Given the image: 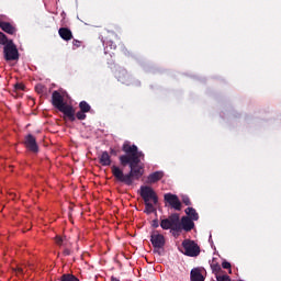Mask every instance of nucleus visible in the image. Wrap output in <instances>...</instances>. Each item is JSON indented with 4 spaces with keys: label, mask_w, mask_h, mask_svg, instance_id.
<instances>
[{
    "label": "nucleus",
    "mask_w": 281,
    "mask_h": 281,
    "mask_svg": "<svg viewBox=\"0 0 281 281\" xmlns=\"http://www.w3.org/2000/svg\"><path fill=\"white\" fill-rule=\"evenodd\" d=\"M122 151L125 155H121L119 157V161L123 168L128 166L130 172L124 175V170H122L117 166H112V175L120 181V183H124L125 186H133L134 181H139L142 177H144V165H142V159H144V153L139 151V148L135 144H131V140H125L122 145Z\"/></svg>",
    "instance_id": "f257e3e1"
},
{
    "label": "nucleus",
    "mask_w": 281,
    "mask_h": 281,
    "mask_svg": "<svg viewBox=\"0 0 281 281\" xmlns=\"http://www.w3.org/2000/svg\"><path fill=\"white\" fill-rule=\"evenodd\" d=\"M52 104L55 109H58L60 113H64L65 117H68L70 122H76V110H74V106L65 103V98L60 92L56 90L53 92Z\"/></svg>",
    "instance_id": "f03ea898"
},
{
    "label": "nucleus",
    "mask_w": 281,
    "mask_h": 281,
    "mask_svg": "<svg viewBox=\"0 0 281 281\" xmlns=\"http://www.w3.org/2000/svg\"><path fill=\"white\" fill-rule=\"evenodd\" d=\"M179 213H172L167 218L160 221L161 229H171V232H181V225L179 224Z\"/></svg>",
    "instance_id": "7ed1b4c3"
},
{
    "label": "nucleus",
    "mask_w": 281,
    "mask_h": 281,
    "mask_svg": "<svg viewBox=\"0 0 281 281\" xmlns=\"http://www.w3.org/2000/svg\"><path fill=\"white\" fill-rule=\"evenodd\" d=\"M182 254L189 256V258H196L201 255V247L192 239H184L182 241Z\"/></svg>",
    "instance_id": "20e7f679"
},
{
    "label": "nucleus",
    "mask_w": 281,
    "mask_h": 281,
    "mask_svg": "<svg viewBox=\"0 0 281 281\" xmlns=\"http://www.w3.org/2000/svg\"><path fill=\"white\" fill-rule=\"evenodd\" d=\"M140 196L144 203H150V201H153L154 205H157V203H159V198L157 196V193L151 187L142 186Z\"/></svg>",
    "instance_id": "39448f33"
},
{
    "label": "nucleus",
    "mask_w": 281,
    "mask_h": 281,
    "mask_svg": "<svg viewBox=\"0 0 281 281\" xmlns=\"http://www.w3.org/2000/svg\"><path fill=\"white\" fill-rule=\"evenodd\" d=\"M5 60H19V49L12 40L3 47Z\"/></svg>",
    "instance_id": "423d86ee"
},
{
    "label": "nucleus",
    "mask_w": 281,
    "mask_h": 281,
    "mask_svg": "<svg viewBox=\"0 0 281 281\" xmlns=\"http://www.w3.org/2000/svg\"><path fill=\"white\" fill-rule=\"evenodd\" d=\"M165 202L170 205V207L172 210H176V212H181V200H179V196H177V194H172V193H166L164 195Z\"/></svg>",
    "instance_id": "0eeeda50"
},
{
    "label": "nucleus",
    "mask_w": 281,
    "mask_h": 281,
    "mask_svg": "<svg viewBox=\"0 0 281 281\" xmlns=\"http://www.w3.org/2000/svg\"><path fill=\"white\" fill-rule=\"evenodd\" d=\"M150 243L155 248V254H159V249H164V246L166 245V237L161 234L154 233L150 236Z\"/></svg>",
    "instance_id": "6e6552de"
},
{
    "label": "nucleus",
    "mask_w": 281,
    "mask_h": 281,
    "mask_svg": "<svg viewBox=\"0 0 281 281\" xmlns=\"http://www.w3.org/2000/svg\"><path fill=\"white\" fill-rule=\"evenodd\" d=\"M24 145L31 153H38V144L36 143V137H34V135H26L24 138Z\"/></svg>",
    "instance_id": "1a4fd4ad"
},
{
    "label": "nucleus",
    "mask_w": 281,
    "mask_h": 281,
    "mask_svg": "<svg viewBox=\"0 0 281 281\" xmlns=\"http://www.w3.org/2000/svg\"><path fill=\"white\" fill-rule=\"evenodd\" d=\"M180 232H192L194 229V221L189 216L179 217Z\"/></svg>",
    "instance_id": "9d476101"
},
{
    "label": "nucleus",
    "mask_w": 281,
    "mask_h": 281,
    "mask_svg": "<svg viewBox=\"0 0 281 281\" xmlns=\"http://www.w3.org/2000/svg\"><path fill=\"white\" fill-rule=\"evenodd\" d=\"M0 30L5 32V34H10L11 36H14L18 32L16 25L14 23L5 22L3 20H0Z\"/></svg>",
    "instance_id": "9b49d317"
},
{
    "label": "nucleus",
    "mask_w": 281,
    "mask_h": 281,
    "mask_svg": "<svg viewBox=\"0 0 281 281\" xmlns=\"http://www.w3.org/2000/svg\"><path fill=\"white\" fill-rule=\"evenodd\" d=\"M58 34L63 41L69 42L74 40V33L69 30V27H60L58 30Z\"/></svg>",
    "instance_id": "f8f14e48"
},
{
    "label": "nucleus",
    "mask_w": 281,
    "mask_h": 281,
    "mask_svg": "<svg viewBox=\"0 0 281 281\" xmlns=\"http://www.w3.org/2000/svg\"><path fill=\"white\" fill-rule=\"evenodd\" d=\"M164 179V171H155L147 177V183L153 184Z\"/></svg>",
    "instance_id": "ddd939ff"
},
{
    "label": "nucleus",
    "mask_w": 281,
    "mask_h": 281,
    "mask_svg": "<svg viewBox=\"0 0 281 281\" xmlns=\"http://www.w3.org/2000/svg\"><path fill=\"white\" fill-rule=\"evenodd\" d=\"M99 164L101 166H111V155H109V151H102L99 156Z\"/></svg>",
    "instance_id": "4468645a"
},
{
    "label": "nucleus",
    "mask_w": 281,
    "mask_h": 281,
    "mask_svg": "<svg viewBox=\"0 0 281 281\" xmlns=\"http://www.w3.org/2000/svg\"><path fill=\"white\" fill-rule=\"evenodd\" d=\"M191 281H205V278L201 273V269L193 268L191 270Z\"/></svg>",
    "instance_id": "2eb2a0df"
},
{
    "label": "nucleus",
    "mask_w": 281,
    "mask_h": 281,
    "mask_svg": "<svg viewBox=\"0 0 281 281\" xmlns=\"http://www.w3.org/2000/svg\"><path fill=\"white\" fill-rule=\"evenodd\" d=\"M211 269L212 272L215 274V278H217V276H221L220 273H223V268H221V265L214 259L211 262Z\"/></svg>",
    "instance_id": "dca6fc26"
},
{
    "label": "nucleus",
    "mask_w": 281,
    "mask_h": 281,
    "mask_svg": "<svg viewBox=\"0 0 281 281\" xmlns=\"http://www.w3.org/2000/svg\"><path fill=\"white\" fill-rule=\"evenodd\" d=\"M184 212H186L187 216L189 218H191V221L199 220V213L196 212V210L194 207H187Z\"/></svg>",
    "instance_id": "f3484780"
},
{
    "label": "nucleus",
    "mask_w": 281,
    "mask_h": 281,
    "mask_svg": "<svg viewBox=\"0 0 281 281\" xmlns=\"http://www.w3.org/2000/svg\"><path fill=\"white\" fill-rule=\"evenodd\" d=\"M79 109L82 113H89L91 111V105L87 101H81L79 103Z\"/></svg>",
    "instance_id": "a211bd4d"
},
{
    "label": "nucleus",
    "mask_w": 281,
    "mask_h": 281,
    "mask_svg": "<svg viewBox=\"0 0 281 281\" xmlns=\"http://www.w3.org/2000/svg\"><path fill=\"white\" fill-rule=\"evenodd\" d=\"M127 78H128V72H126V70L119 71V74H117L119 82H123L124 83V82H126Z\"/></svg>",
    "instance_id": "6ab92c4d"
},
{
    "label": "nucleus",
    "mask_w": 281,
    "mask_h": 281,
    "mask_svg": "<svg viewBox=\"0 0 281 281\" xmlns=\"http://www.w3.org/2000/svg\"><path fill=\"white\" fill-rule=\"evenodd\" d=\"M145 214H153L155 212V206L150 202H145Z\"/></svg>",
    "instance_id": "aec40b11"
},
{
    "label": "nucleus",
    "mask_w": 281,
    "mask_h": 281,
    "mask_svg": "<svg viewBox=\"0 0 281 281\" xmlns=\"http://www.w3.org/2000/svg\"><path fill=\"white\" fill-rule=\"evenodd\" d=\"M61 281H80V279L74 274H63Z\"/></svg>",
    "instance_id": "412c9836"
},
{
    "label": "nucleus",
    "mask_w": 281,
    "mask_h": 281,
    "mask_svg": "<svg viewBox=\"0 0 281 281\" xmlns=\"http://www.w3.org/2000/svg\"><path fill=\"white\" fill-rule=\"evenodd\" d=\"M7 43H10V40H8V35L3 32H0V45H7Z\"/></svg>",
    "instance_id": "4be33fe9"
},
{
    "label": "nucleus",
    "mask_w": 281,
    "mask_h": 281,
    "mask_svg": "<svg viewBox=\"0 0 281 281\" xmlns=\"http://www.w3.org/2000/svg\"><path fill=\"white\" fill-rule=\"evenodd\" d=\"M86 113H87V112H82V111L80 110L79 112L76 113L75 120H76V117H77V120H80V121L87 120V114H86Z\"/></svg>",
    "instance_id": "5701e85b"
},
{
    "label": "nucleus",
    "mask_w": 281,
    "mask_h": 281,
    "mask_svg": "<svg viewBox=\"0 0 281 281\" xmlns=\"http://www.w3.org/2000/svg\"><path fill=\"white\" fill-rule=\"evenodd\" d=\"M35 91H36V93H38V94L45 93V86H43V85H41V83L36 85V86H35Z\"/></svg>",
    "instance_id": "b1692460"
},
{
    "label": "nucleus",
    "mask_w": 281,
    "mask_h": 281,
    "mask_svg": "<svg viewBox=\"0 0 281 281\" xmlns=\"http://www.w3.org/2000/svg\"><path fill=\"white\" fill-rule=\"evenodd\" d=\"M215 278L217 281H232V278H229V276H227V274H218Z\"/></svg>",
    "instance_id": "393cba45"
},
{
    "label": "nucleus",
    "mask_w": 281,
    "mask_h": 281,
    "mask_svg": "<svg viewBox=\"0 0 281 281\" xmlns=\"http://www.w3.org/2000/svg\"><path fill=\"white\" fill-rule=\"evenodd\" d=\"M105 48L106 49H117V45H115L113 43V41H109V42L105 43Z\"/></svg>",
    "instance_id": "a878e982"
},
{
    "label": "nucleus",
    "mask_w": 281,
    "mask_h": 281,
    "mask_svg": "<svg viewBox=\"0 0 281 281\" xmlns=\"http://www.w3.org/2000/svg\"><path fill=\"white\" fill-rule=\"evenodd\" d=\"M55 243L56 245H58L59 247H63V245H65V238L60 237V236H56L55 237Z\"/></svg>",
    "instance_id": "bb28decb"
},
{
    "label": "nucleus",
    "mask_w": 281,
    "mask_h": 281,
    "mask_svg": "<svg viewBox=\"0 0 281 281\" xmlns=\"http://www.w3.org/2000/svg\"><path fill=\"white\" fill-rule=\"evenodd\" d=\"M222 268L223 269H228V273H232V263H229V261H223L222 262Z\"/></svg>",
    "instance_id": "cd10ccee"
},
{
    "label": "nucleus",
    "mask_w": 281,
    "mask_h": 281,
    "mask_svg": "<svg viewBox=\"0 0 281 281\" xmlns=\"http://www.w3.org/2000/svg\"><path fill=\"white\" fill-rule=\"evenodd\" d=\"M72 47H74V49H78V47H82V41L74 40Z\"/></svg>",
    "instance_id": "c85d7f7f"
},
{
    "label": "nucleus",
    "mask_w": 281,
    "mask_h": 281,
    "mask_svg": "<svg viewBox=\"0 0 281 281\" xmlns=\"http://www.w3.org/2000/svg\"><path fill=\"white\" fill-rule=\"evenodd\" d=\"M182 203L184 205H192V201H190V198L188 195L182 196Z\"/></svg>",
    "instance_id": "c756f323"
},
{
    "label": "nucleus",
    "mask_w": 281,
    "mask_h": 281,
    "mask_svg": "<svg viewBox=\"0 0 281 281\" xmlns=\"http://www.w3.org/2000/svg\"><path fill=\"white\" fill-rule=\"evenodd\" d=\"M15 89H16L18 91H23V90L25 89V86H24L23 83H16V85H15Z\"/></svg>",
    "instance_id": "7c9ffc66"
},
{
    "label": "nucleus",
    "mask_w": 281,
    "mask_h": 281,
    "mask_svg": "<svg viewBox=\"0 0 281 281\" xmlns=\"http://www.w3.org/2000/svg\"><path fill=\"white\" fill-rule=\"evenodd\" d=\"M13 271H15L16 273H19L20 276H23V268L21 267H16L15 269H13Z\"/></svg>",
    "instance_id": "2f4dec72"
},
{
    "label": "nucleus",
    "mask_w": 281,
    "mask_h": 281,
    "mask_svg": "<svg viewBox=\"0 0 281 281\" xmlns=\"http://www.w3.org/2000/svg\"><path fill=\"white\" fill-rule=\"evenodd\" d=\"M151 225H153V227H155V229H157V227H159V221L154 220Z\"/></svg>",
    "instance_id": "473e14b6"
},
{
    "label": "nucleus",
    "mask_w": 281,
    "mask_h": 281,
    "mask_svg": "<svg viewBox=\"0 0 281 281\" xmlns=\"http://www.w3.org/2000/svg\"><path fill=\"white\" fill-rule=\"evenodd\" d=\"M110 154L113 155V157H117V150L111 148Z\"/></svg>",
    "instance_id": "72a5a7b5"
},
{
    "label": "nucleus",
    "mask_w": 281,
    "mask_h": 281,
    "mask_svg": "<svg viewBox=\"0 0 281 281\" xmlns=\"http://www.w3.org/2000/svg\"><path fill=\"white\" fill-rule=\"evenodd\" d=\"M70 255H71V250H69V249L64 250V256H70Z\"/></svg>",
    "instance_id": "f704fd0d"
},
{
    "label": "nucleus",
    "mask_w": 281,
    "mask_h": 281,
    "mask_svg": "<svg viewBox=\"0 0 281 281\" xmlns=\"http://www.w3.org/2000/svg\"><path fill=\"white\" fill-rule=\"evenodd\" d=\"M111 281H120V279L117 277H111Z\"/></svg>",
    "instance_id": "c9c22d12"
}]
</instances>
